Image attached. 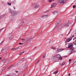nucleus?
<instances>
[{
	"instance_id": "47",
	"label": "nucleus",
	"mask_w": 76,
	"mask_h": 76,
	"mask_svg": "<svg viewBox=\"0 0 76 76\" xmlns=\"http://www.w3.org/2000/svg\"><path fill=\"white\" fill-rule=\"evenodd\" d=\"M2 58L0 57V60H1V59Z\"/></svg>"
},
{
	"instance_id": "29",
	"label": "nucleus",
	"mask_w": 76,
	"mask_h": 76,
	"mask_svg": "<svg viewBox=\"0 0 76 76\" xmlns=\"http://www.w3.org/2000/svg\"><path fill=\"white\" fill-rule=\"evenodd\" d=\"M3 42H4V40L0 44V45H1V44Z\"/></svg>"
},
{
	"instance_id": "42",
	"label": "nucleus",
	"mask_w": 76,
	"mask_h": 76,
	"mask_svg": "<svg viewBox=\"0 0 76 76\" xmlns=\"http://www.w3.org/2000/svg\"><path fill=\"white\" fill-rule=\"evenodd\" d=\"M38 62H38V61H37V62H36V64H37V63H38Z\"/></svg>"
},
{
	"instance_id": "1",
	"label": "nucleus",
	"mask_w": 76,
	"mask_h": 76,
	"mask_svg": "<svg viewBox=\"0 0 76 76\" xmlns=\"http://www.w3.org/2000/svg\"><path fill=\"white\" fill-rule=\"evenodd\" d=\"M9 11L10 12L12 15V16H15L16 15L18 14V12L16 11H15L13 10H12L11 9L9 10Z\"/></svg>"
},
{
	"instance_id": "27",
	"label": "nucleus",
	"mask_w": 76,
	"mask_h": 76,
	"mask_svg": "<svg viewBox=\"0 0 76 76\" xmlns=\"http://www.w3.org/2000/svg\"><path fill=\"white\" fill-rule=\"evenodd\" d=\"M13 36H11V37H10L9 38L10 39H12L13 38V37H12Z\"/></svg>"
},
{
	"instance_id": "50",
	"label": "nucleus",
	"mask_w": 76,
	"mask_h": 76,
	"mask_svg": "<svg viewBox=\"0 0 76 76\" xmlns=\"http://www.w3.org/2000/svg\"><path fill=\"white\" fill-rule=\"evenodd\" d=\"M70 74H69V76H70Z\"/></svg>"
},
{
	"instance_id": "48",
	"label": "nucleus",
	"mask_w": 76,
	"mask_h": 76,
	"mask_svg": "<svg viewBox=\"0 0 76 76\" xmlns=\"http://www.w3.org/2000/svg\"><path fill=\"white\" fill-rule=\"evenodd\" d=\"M39 61H40V60H38V61H38V62H39Z\"/></svg>"
},
{
	"instance_id": "39",
	"label": "nucleus",
	"mask_w": 76,
	"mask_h": 76,
	"mask_svg": "<svg viewBox=\"0 0 76 76\" xmlns=\"http://www.w3.org/2000/svg\"><path fill=\"white\" fill-rule=\"evenodd\" d=\"M24 67H26V65H25L24 66Z\"/></svg>"
},
{
	"instance_id": "25",
	"label": "nucleus",
	"mask_w": 76,
	"mask_h": 76,
	"mask_svg": "<svg viewBox=\"0 0 76 76\" xmlns=\"http://www.w3.org/2000/svg\"><path fill=\"white\" fill-rule=\"evenodd\" d=\"M4 15H1V16H0V18H2V17H4Z\"/></svg>"
},
{
	"instance_id": "49",
	"label": "nucleus",
	"mask_w": 76,
	"mask_h": 76,
	"mask_svg": "<svg viewBox=\"0 0 76 76\" xmlns=\"http://www.w3.org/2000/svg\"><path fill=\"white\" fill-rule=\"evenodd\" d=\"M66 57V56H63V57Z\"/></svg>"
},
{
	"instance_id": "9",
	"label": "nucleus",
	"mask_w": 76,
	"mask_h": 76,
	"mask_svg": "<svg viewBox=\"0 0 76 76\" xmlns=\"http://www.w3.org/2000/svg\"><path fill=\"white\" fill-rule=\"evenodd\" d=\"M56 6V4L54 3L53 4H52L51 5V7H55V6Z\"/></svg>"
},
{
	"instance_id": "23",
	"label": "nucleus",
	"mask_w": 76,
	"mask_h": 76,
	"mask_svg": "<svg viewBox=\"0 0 76 76\" xmlns=\"http://www.w3.org/2000/svg\"><path fill=\"white\" fill-rule=\"evenodd\" d=\"M76 7V5H73V8L74 9Z\"/></svg>"
},
{
	"instance_id": "20",
	"label": "nucleus",
	"mask_w": 76,
	"mask_h": 76,
	"mask_svg": "<svg viewBox=\"0 0 76 76\" xmlns=\"http://www.w3.org/2000/svg\"><path fill=\"white\" fill-rule=\"evenodd\" d=\"M57 73H58V70L56 71L53 74H55V75L57 74Z\"/></svg>"
},
{
	"instance_id": "38",
	"label": "nucleus",
	"mask_w": 76,
	"mask_h": 76,
	"mask_svg": "<svg viewBox=\"0 0 76 76\" xmlns=\"http://www.w3.org/2000/svg\"><path fill=\"white\" fill-rule=\"evenodd\" d=\"M3 29V28H2L0 30V32H1V30H2V29Z\"/></svg>"
},
{
	"instance_id": "21",
	"label": "nucleus",
	"mask_w": 76,
	"mask_h": 76,
	"mask_svg": "<svg viewBox=\"0 0 76 76\" xmlns=\"http://www.w3.org/2000/svg\"><path fill=\"white\" fill-rule=\"evenodd\" d=\"M7 4H8V5H9V6H11V4H11L9 2H8Z\"/></svg>"
},
{
	"instance_id": "37",
	"label": "nucleus",
	"mask_w": 76,
	"mask_h": 76,
	"mask_svg": "<svg viewBox=\"0 0 76 76\" xmlns=\"http://www.w3.org/2000/svg\"><path fill=\"white\" fill-rule=\"evenodd\" d=\"M74 37H75V36L73 35L72 36V38H74Z\"/></svg>"
},
{
	"instance_id": "19",
	"label": "nucleus",
	"mask_w": 76,
	"mask_h": 76,
	"mask_svg": "<svg viewBox=\"0 0 76 76\" xmlns=\"http://www.w3.org/2000/svg\"><path fill=\"white\" fill-rule=\"evenodd\" d=\"M64 64V61H63L62 62L61 64V66H63V65Z\"/></svg>"
},
{
	"instance_id": "57",
	"label": "nucleus",
	"mask_w": 76,
	"mask_h": 76,
	"mask_svg": "<svg viewBox=\"0 0 76 76\" xmlns=\"http://www.w3.org/2000/svg\"><path fill=\"white\" fill-rule=\"evenodd\" d=\"M24 76H25V75H24Z\"/></svg>"
},
{
	"instance_id": "34",
	"label": "nucleus",
	"mask_w": 76,
	"mask_h": 76,
	"mask_svg": "<svg viewBox=\"0 0 76 76\" xmlns=\"http://www.w3.org/2000/svg\"><path fill=\"white\" fill-rule=\"evenodd\" d=\"M13 3H16V0H15L13 2Z\"/></svg>"
},
{
	"instance_id": "28",
	"label": "nucleus",
	"mask_w": 76,
	"mask_h": 76,
	"mask_svg": "<svg viewBox=\"0 0 76 76\" xmlns=\"http://www.w3.org/2000/svg\"><path fill=\"white\" fill-rule=\"evenodd\" d=\"M59 58V60H62V57H60Z\"/></svg>"
},
{
	"instance_id": "16",
	"label": "nucleus",
	"mask_w": 76,
	"mask_h": 76,
	"mask_svg": "<svg viewBox=\"0 0 76 76\" xmlns=\"http://www.w3.org/2000/svg\"><path fill=\"white\" fill-rule=\"evenodd\" d=\"M46 54V53H45V54H44L42 57L43 58H45V55Z\"/></svg>"
},
{
	"instance_id": "2",
	"label": "nucleus",
	"mask_w": 76,
	"mask_h": 76,
	"mask_svg": "<svg viewBox=\"0 0 76 76\" xmlns=\"http://www.w3.org/2000/svg\"><path fill=\"white\" fill-rule=\"evenodd\" d=\"M69 23H68L67 24H66L65 23H63L61 24L59 26L61 28H63L65 26H69Z\"/></svg>"
},
{
	"instance_id": "8",
	"label": "nucleus",
	"mask_w": 76,
	"mask_h": 76,
	"mask_svg": "<svg viewBox=\"0 0 76 76\" xmlns=\"http://www.w3.org/2000/svg\"><path fill=\"white\" fill-rule=\"evenodd\" d=\"M34 5L35 6V8H37V7H38L39 6V4H34Z\"/></svg>"
},
{
	"instance_id": "56",
	"label": "nucleus",
	"mask_w": 76,
	"mask_h": 76,
	"mask_svg": "<svg viewBox=\"0 0 76 76\" xmlns=\"http://www.w3.org/2000/svg\"><path fill=\"white\" fill-rule=\"evenodd\" d=\"M22 42H23V41H22Z\"/></svg>"
},
{
	"instance_id": "36",
	"label": "nucleus",
	"mask_w": 76,
	"mask_h": 76,
	"mask_svg": "<svg viewBox=\"0 0 76 76\" xmlns=\"http://www.w3.org/2000/svg\"><path fill=\"white\" fill-rule=\"evenodd\" d=\"M23 26V24H22V25H21V26H19V28H20V26Z\"/></svg>"
},
{
	"instance_id": "22",
	"label": "nucleus",
	"mask_w": 76,
	"mask_h": 76,
	"mask_svg": "<svg viewBox=\"0 0 76 76\" xmlns=\"http://www.w3.org/2000/svg\"><path fill=\"white\" fill-rule=\"evenodd\" d=\"M19 44L20 45H23V43H19Z\"/></svg>"
},
{
	"instance_id": "52",
	"label": "nucleus",
	"mask_w": 76,
	"mask_h": 76,
	"mask_svg": "<svg viewBox=\"0 0 76 76\" xmlns=\"http://www.w3.org/2000/svg\"><path fill=\"white\" fill-rule=\"evenodd\" d=\"M20 38H21V36H20Z\"/></svg>"
},
{
	"instance_id": "4",
	"label": "nucleus",
	"mask_w": 76,
	"mask_h": 76,
	"mask_svg": "<svg viewBox=\"0 0 76 76\" xmlns=\"http://www.w3.org/2000/svg\"><path fill=\"white\" fill-rule=\"evenodd\" d=\"M47 16H48V15H41L40 17L42 19H45V18H46Z\"/></svg>"
},
{
	"instance_id": "44",
	"label": "nucleus",
	"mask_w": 76,
	"mask_h": 76,
	"mask_svg": "<svg viewBox=\"0 0 76 76\" xmlns=\"http://www.w3.org/2000/svg\"><path fill=\"white\" fill-rule=\"evenodd\" d=\"M14 7V10H15V7Z\"/></svg>"
},
{
	"instance_id": "26",
	"label": "nucleus",
	"mask_w": 76,
	"mask_h": 76,
	"mask_svg": "<svg viewBox=\"0 0 76 76\" xmlns=\"http://www.w3.org/2000/svg\"><path fill=\"white\" fill-rule=\"evenodd\" d=\"M72 61V59H69V63H70V62H71Z\"/></svg>"
},
{
	"instance_id": "13",
	"label": "nucleus",
	"mask_w": 76,
	"mask_h": 76,
	"mask_svg": "<svg viewBox=\"0 0 76 76\" xmlns=\"http://www.w3.org/2000/svg\"><path fill=\"white\" fill-rule=\"evenodd\" d=\"M59 24V23H56V26L54 28H56L57 27V26H58V25Z\"/></svg>"
},
{
	"instance_id": "10",
	"label": "nucleus",
	"mask_w": 76,
	"mask_h": 76,
	"mask_svg": "<svg viewBox=\"0 0 76 76\" xmlns=\"http://www.w3.org/2000/svg\"><path fill=\"white\" fill-rule=\"evenodd\" d=\"M69 41H70V39H67L65 41V43L69 42Z\"/></svg>"
},
{
	"instance_id": "14",
	"label": "nucleus",
	"mask_w": 76,
	"mask_h": 76,
	"mask_svg": "<svg viewBox=\"0 0 76 76\" xmlns=\"http://www.w3.org/2000/svg\"><path fill=\"white\" fill-rule=\"evenodd\" d=\"M71 49L72 50L71 51V53H75V51L74 50H73L72 48H71Z\"/></svg>"
},
{
	"instance_id": "3",
	"label": "nucleus",
	"mask_w": 76,
	"mask_h": 76,
	"mask_svg": "<svg viewBox=\"0 0 76 76\" xmlns=\"http://www.w3.org/2000/svg\"><path fill=\"white\" fill-rule=\"evenodd\" d=\"M32 39V38L31 37H26V43H29L30 42H31V40Z\"/></svg>"
},
{
	"instance_id": "40",
	"label": "nucleus",
	"mask_w": 76,
	"mask_h": 76,
	"mask_svg": "<svg viewBox=\"0 0 76 76\" xmlns=\"http://www.w3.org/2000/svg\"><path fill=\"white\" fill-rule=\"evenodd\" d=\"M4 49H2L1 50V51L2 53L3 52V51H4Z\"/></svg>"
},
{
	"instance_id": "31",
	"label": "nucleus",
	"mask_w": 76,
	"mask_h": 76,
	"mask_svg": "<svg viewBox=\"0 0 76 76\" xmlns=\"http://www.w3.org/2000/svg\"><path fill=\"white\" fill-rule=\"evenodd\" d=\"M12 50H15V48H12L11 49Z\"/></svg>"
},
{
	"instance_id": "15",
	"label": "nucleus",
	"mask_w": 76,
	"mask_h": 76,
	"mask_svg": "<svg viewBox=\"0 0 76 76\" xmlns=\"http://www.w3.org/2000/svg\"><path fill=\"white\" fill-rule=\"evenodd\" d=\"M6 61H7V59H4L2 60V62L3 63H5V62Z\"/></svg>"
},
{
	"instance_id": "24",
	"label": "nucleus",
	"mask_w": 76,
	"mask_h": 76,
	"mask_svg": "<svg viewBox=\"0 0 76 76\" xmlns=\"http://www.w3.org/2000/svg\"><path fill=\"white\" fill-rule=\"evenodd\" d=\"M51 48L52 49H53V50H56V48H53V47H52Z\"/></svg>"
},
{
	"instance_id": "12",
	"label": "nucleus",
	"mask_w": 76,
	"mask_h": 76,
	"mask_svg": "<svg viewBox=\"0 0 76 76\" xmlns=\"http://www.w3.org/2000/svg\"><path fill=\"white\" fill-rule=\"evenodd\" d=\"M61 57V56L59 54H58L56 55V58H60Z\"/></svg>"
},
{
	"instance_id": "41",
	"label": "nucleus",
	"mask_w": 76,
	"mask_h": 76,
	"mask_svg": "<svg viewBox=\"0 0 76 76\" xmlns=\"http://www.w3.org/2000/svg\"><path fill=\"white\" fill-rule=\"evenodd\" d=\"M23 60H24V59L23 58L22 59H21V61H23Z\"/></svg>"
},
{
	"instance_id": "45",
	"label": "nucleus",
	"mask_w": 76,
	"mask_h": 76,
	"mask_svg": "<svg viewBox=\"0 0 76 76\" xmlns=\"http://www.w3.org/2000/svg\"><path fill=\"white\" fill-rule=\"evenodd\" d=\"M15 72H16V73H18V71H16Z\"/></svg>"
},
{
	"instance_id": "53",
	"label": "nucleus",
	"mask_w": 76,
	"mask_h": 76,
	"mask_svg": "<svg viewBox=\"0 0 76 76\" xmlns=\"http://www.w3.org/2000/svg\"><path fill=\"white\" fill-rule=\"evenodd\" d=\"M74 44L75 45H76V44Z\"/></svg>"
},
{
	"instance_id": "55",
	"label": "nucleus",
	"mask_w": 76,
	"mask_h": 76,
	"mask_svg": "<svg viewBox=\"0 0 76 76\" xmlns=\"http://www.w3.org/2000/svg\"><path fill=\"white\" fill-rule=\"evenodd\" d=\"M72 26H73V25Z\"/></svg>"
},
{
	"instance_id": "18",
	"label": "nucleus",
	"mask_w": 76,
	"mask_h": 76,
	"mask_svg": "<svg viewBox=\"0 0 76 76\" xmlns=\"http://www.w3.org/2000/svg\"><path fill=\"white\" fill-rule=\"evenodd\" d=\"M24 51L22 52L19 53V55H21V54H22L23 53H24Z\"/></svg>"
},
{
	"instance_id": "7",
	"label": "nucleus",
	"mask_w": 76,
	"mask_h": 76,
	"mask_svg": "<svg viewBox=\"0 0 76 76\" xmlns=\"http://www.w3.org/2000/svg\"><path fill=\"white\" fill-rule=\"evenodd\" d=\"M73 47V44L72 43H69V47H68V48H72Z\"/></svg>"
},
{
	"instance_id": "17",
	"label": "nucleus",
	"mask_w": 76,
	"mask_h": 76,
	"mask_svg": "<svg viewBox=\"0 0 76 76\" xmlns=\"http://www.w3.org/2000/svg\"><path fill=\"white\" fill-rule=\"evenodd\" d=\"M13 67V65H11L10 66L8 69H10L12 67Z\"/></svg>"
},
{
	"instance_id": "6",
	"label": "nucleus",
	"mask_w": 76,
	"mask_h": 76,
	"mask_svg": "<svg viewBox=\"0 0 76 76\" xmlns=\"http://www.w3.org/2000/svg\"><path fill=\"white\" fill-rule=\"evenodd\" d=\"M64 49H58L56 51L57 53H59V52H60L62 51H63Z\"/></svg>"
},
{
	"instance_id": "11",
	"label": "nucleus",
	"mask_w": 76,
	"mask_h": 76,
	"mask_svg": "<svg viewBox=\"0 0 76 76\" xmlns=\"http://www.w3.org/2000/svg\"><path fill=\"white\" fill-rule=\"evenodd\" d=\"M52 13L53 15H56V14L58 13V12H57V11H55L54 12H52Z\"/></svg>"
},
{
	"instance_id": "33",
	"label": "nucleus",
	"mask_w": 76,
	"mask_h": 76,
	"mask_svg": "<svg viewBox=\"0 0 76 76\" xmlns=\"http://www.w3.org/2000/svg\"><path fill=\"white\" fill-rule=\"evenodd\" d=\"M26 40L25 39H22V41H25Z\"/></svg>"
},
{
	"instance_id": "32",
	"label": "nucleus",
	"mask_w": 76,
	"mask_h": 76,
	"mask_svg": "<svg viewBox=\"0 0 76 76\" xmlns=\"http://www.w3.org/2000/svg\"><path fill=\"white\" fill-rule=\"evenodd\" d=\"M19 47H17V48H15V50H17V49H18L19 48Z\"/></svg>"
},
{
	"instance_id": "51",
	"label": "nucleus",
	"mask_w": 76,
	"mask_h": 76,
	"mask_svg": "<svg viewBox=\"0 0 76 76\" xmlns=\"http://www.w3.org/2000/svg\"><path fill=\"white\" fill-rule=\"evenodd\" d=\"M70 31H71V30H70L69 32H70Z\"/></svg>"
},
{
	"instance_id": "5",
	"label": "nucleus",
	"mask_w": 76,
	"mask_h": 76,
	"mask_svg": "<svg viewBox=\"0 0 76 76\" xmlns=\"http://www.w3.org/2000/svg\"><path fill=\"white\" fill-rule=\"evenodd\" d=\"M64 0H59L58 2L59 3H62L63 4H64V3H65V2Z\"/></svg>"
},
{
	"instance_id": "43",
	"label": "nucleus",
	"mask_w": 76,
	"mask_h": 76,
	"mask_svg": "<svg viewBox=\"0 0 76 76\" xmlns=\"http://www.w3.org/2000/svg\"><path fill=\"white\" fill-rule=\"evenodd\" d=\"M63 35H64L63 34H61V36H63Z\"/></svg>"
},
{
	"instance_id": "46",
	"label": "nucleus",
	"mask_w": 76,
	"mask_h": 76,
	"mask_svg": "<svg viewBox=\"0 0 76 76\" xmlns=\"http://www.w3.org/2000/svg\"><path fill=\"white\" fill-rule=\"evenodd\" d=\"M22 23H24V22H23V21H22Z\"/></svg>"
},
{
	"instance_id": "35",
	"label": "nucleus",
	"mask_w": 76,
	"mask_h": 76,
	"mask_svg": "<svg viewBox=\"0 0 76 76\" xmlns=\"http://www.w3.org/2000/svg\"><path fill=\"white\" fill-rule=\"evenodd\" d=\"M4 69H5V68H4V67L2 71H3V70H4Z\"/></svg>"
},
{
	"instance_id": "54",
	"label": "nucleus",
	"mask_w": 76,
	"mask_h": 76,
	"mask_svg": "<svg viewBox=\"0 0 76 76\" xmlns=\"http://www.w3.org/2000/svg\"><path fill=\"white\" fill-rule=\"evenodd\" d=\"M35 49L37 48V47H35Z\"/></svg>"
},
{
	"instance_id": "30",
	"label": "nucleus",
	"mask_w": 76,
	"mask_h": 76,
	"mask_svg": "<svg viewBox=\"0 0 76 76\" xmlns=\"http://www.w3.org/2000/svg\"><path fill=\"white\" fill-rule=\"evenodd\" d=\"M48 1L50 2L52 1V0H48Z\"/></svg>"
}]
</instances>
